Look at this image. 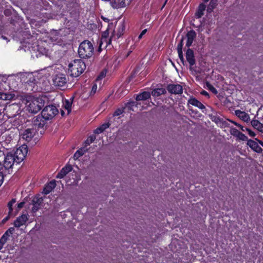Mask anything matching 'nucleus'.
<instances>
[{"instance_id": "28", "label": "nucleus", "mask_w": 263, "mask_h": 263, "mask_svg": "<svg viewBox=\"0 0 263 263\" xmlns=\"http://www.w3.org/2000/svg\"><path fill=\"white\" fill-rule=\"evenodd\" d=\"M14 95L11 93H2L1 99L3 100H10L13 98Z\"/></svg>"}, {"instance_id": "50", "label": "nucleus", "mask_w": 263, "mask_h": 263, "mask_svg": "<svg viewBox=\"0 0 263 263\" xmlns=\"http://www.w3.org/2000/svg\"><path fill=\"white\" fill-rule=\"evenodd\" d=\"M14 229L13 228H10V229H9V230L7 231V233L8 232H9L10 233H12L14 231Z\"/></svg>"}, {"instance_id": "6", "label": "nucleus", "mask_w": 263, "mask_h": 263, "mask_svg": "<svg viewBox=\"0 0 263 263\" xmlns=\"http://www.w3.org/2000/svg\"><path fill=\"white\" fill-rule=\"evenodd\" d=\"M15 162H16V159L13 155V152H11L7 153V155L5 156L4 160L5 168L7 170L11 168Z\"/></svg>"}, {"instance_id": "60", "label": "nucleus", "mask_w": 263, "mask_h": 263, "mask_svg": "<svg viewBox=\"0 0 263 263\" xmlns=\"http://www.w3.org/2000/svg\"><path fill=\"white\" fill-rule=\"evenodd\" d=\"M262 147H263V145H262Z\"/></svg>"}, {"instance_id": "18", "label": "nucleus", "mask_w": 263, "mask_h": 263, "mask_svg": "<svg viewBox=\"0 0 263 263\" xmlns=\"http://www.w3.org/2000/svg\"><path fill=\"white\" fill-rule=\"evenodd\" d=\"M235 115L240 119L245 122H248L250 119V117L248 114L240 110L235 111Z\"/></svg>"}, {"instance_id": "1", "label": "nucleus", "mask_w": 263, "mask_h": 263, "mask_svg": "<svg viewBox=\"0 0 263 263\" xmlns=\"http://www.w3.org/2000/svg\"><path fill=\"white\" fill-rule=\"evenodd\" d=\"M68 73L72 77H78L86 69L85 63L81 59L72 61L68 65Z\"/></svg>"}, {"instance_id": "10", "label": "nucleus", "mask_w": 263, "mask_h": 263, "mask_svg": "<svg viewBox=\"0 0 263 263\" xmlns=\"http://www.w3.org/2000/svg\"><path fill=\"white\" fill-rule=\"evenodd\" d=\"M114 33H115V31H112V35L109 39L105 37H101L99 45L100 49H101L103 46L104 48H106L110 44L112 41H116L117 40Z\"/></svg>"}, {"instance_id": "42", "label": "nucleus", "mask_w": 263, "mask_h": 263, "mask_svg": "<svg viewBox=\"0 0 263 263\" xmlns=\"http://www.w3.org/2000/svg\"><path fill=\"white\" fill-rule=\"evenodd\" d=\"M123 112L122 109H118L115 112L114 115V116H119L121 114H122Z\"/></svg>"}, {"instance_id": "22", "label": "nucleus", "mask_w": 263, "mask_h": 263, "mask_svg": "<svg viewBox=\"0 0 263 263\" xmlns=\"http://www.w3.org/2000/svg\"><path fill=\"white\" fill-rule=\"evenodd\" d=\"M251 125L258 131L263 133V124L257 120H253L251 122Z\"/></svg>"}, {"instance_id": "41", "label": "nucleus", "mask_w": 263, "mask_h": 263, "mask_svg": "<svg viewBox=\"0 0 263 263\" xmlns=\"http://www.w3.org/2000/svg\"><path fill=\"white\" fill-rule=\"evenodd\" d=\"M109 124L108 123H105L103 125H102L100 127L102 129L103 131H104L105 129L109 127Z\"/></svg>"}, {"instance_id": "19", "label": "nucleus", "mask_w": 263, "mask_h": 263, "mask_svg": "<svg viewBox=\"0 0 263 263\" xmlns=\"http://www.w3.org/2000/svg\"><path fill=\"white\" fill-rule=\"evenodd\" d=\"M72 167L70 165L65 166L58 174L57 178H62L71 171Z\"/></svg>"}, {"instance_id": "45", "label": "nucleus", "mask_w": 263, "mask_h": 263, "mask_svg": "<svg viewBox=\"0 0 263 263\" xmlns=\"http://www.w3.org/2000/svg\"><path fill=\"white\" fill-rule=\"evenodd\" d=\"M25 202H21L20 203L17 204V209L18 210L22 208L24 205Z\"/></svg>"}, {"instance_id": "31", "label": "nucleus", "mask_w": 263, "mask_h": 263, "mask_svg": "<svg viewBox=\"0 0 263 263\" xmlns=\"http://www.w3.org/2000/svg\"><path fill=\"white\" fill-rule=\"evenodd\" d=\"M7 238V232H6L0 239V244L3 246V245L6 242Z\"/></svg>"}, {"instance_id": "4", "label": "nucleus", "mask_w": 263, "mask_h": 263, "mask_svg": "<svg viewBox=\"0 0 263 263\" xmlns=\"http://www.w3.org/2000/svg\"><path fill=\"white\" fill-rule=\"evenodd\" d=\"M58 112L57 108L54 105L46 106L42 111V116L46 120L52 119Z\"/></svg>"}, {"instance_id": "26", "label": "nucleus", "mask_w": 263, "mask_h": 263, "mask_svg": "<svg viewBox=\"0 0 263 263\" xmlns=\"http://www.w3.org/2000/svg\"><path fill=\"white\" fill-rule=\"evenodd\" d=\"M72 104V100H65L63 102V107L67 110L68 114H69L71 111V107Z\"/></svg>"}, {"instance_id": "44", "label": "nucleus", "mask_w": 263, "mask_h": 263, "mask_svg": "<svg viewBox=\"0 0 263 263\" xmlns=\"http://www.w3.org/2000/svg\"><path fill=\"white\" fill-rule=\"evenodd\" d=\"M103 131L102 130V129H101V128L100 127L97 128L95 130V133L96 134H100L102 132H103Z\"/></svg>"}, {"instance_id": "27", "label": "nucleus", "mask_w": 263, "mask_h": 263, "mask_svg": "<svg viewBox=\"0 0 263 263\" xmlns=\"http://www.w3.org/2000/svg\"><path fill=\"white\" fill-rule=\"evenodd\" d=\"M86 152L85 148H81L78 150L74 154L73 158L75 160L78 159L79 157L82 156Z\"/></svg>"}, {"instance_id": "51", "label": "nucleus", "mask_w": 263, "mask_h": 263, "mask_svg": "<svg viewBox=\"0 0 263 263\" xmlns=\"http://www.w3.org/2000/svg\"><path fill=\"white\" fill-rule=\"evenodd\" d=\"M230 122H231L232 123H233V124H234L235 125H236L237 126L240 127L241 126V125H240L239 124L234 122V121H231V120H229Z\"/></svg>"}, {"instance_id": "43", "label": "nucleus", "mask_w": 263, "mask_h": 263, "mask_svg": "<svg viewBox=\"0 0 263 263\" xmlns=\"http://www.w3.org/2000/svg\"><path fill=\"white\" fill-rule=\"evenodd\" d=\"M105 74L106 73L104 72H102L100 74L99 76L98 77L97 80H99V79H102L104 77V76H105Z\"/></svg>"}, {"instance_id": "48", "label": "nucleus", "mask_w": 263, "mask_h": 263, "mask_svg": "<svg viewBox=\"0 0 263 263\" xmlns=\"http://www.w3.org/2000/svg\"><path fill=\"white\" fill-rule=\"evenodd\" d=\"M12 216V213L10 214V215L9 214V215L8 216H7L6 218H5L3 220V223H5L6 221H7L9 218V216ZM14 215H13V216H14Z\"/></svg>"}, {"instance_id": "13", "label": "nucleus", "mask_w": 263, "mask_h": 263, "mask_svg": "<svg viewBox=\"0 0 263 263\" xmlns=\"http://www.w3.org/2000/svg\"><path fill=\"white\" fill-rule=\"evenodd\" d=\"M247 145L254 151L257 153H261L262 152V148L258 144L252 140H249L247 142Z\"/></svg>"}, {"instance_id": "12", "label": "nucleus", "mask_w": 263, "mask_h": 263, "mask_svg": "<svg viewBox=\"0 0 263 263\" xmlns=\"http://www.w3.org/2000/svg\"><path fill=\"white\" fill-rule=\"evenodd\" d=\"M43 201V198L42 197H40L38 196L35 197L32 199V204L33 205V206L32 208V212L33 213H35L40 209Z\"/></svg>"}, {"instance_id": "53", "label": "nucleus", "mask_w": 263, "mask_h": 263, "mask_svg": "<svg viewBox=\"0 0 263 263\" xmlns=\"http://www.w3.org/2000/svg\"><path fill=\"white\" fill-rule=\"evenodd\" d=\"M240 129H241V130H242V131H243V132H244V131H246V127H245V128L244 127H243L242 126H241H241L240 127Z\"/></svg>"}, {"instance_id": "40", "label": "nucleus", "mask_w": 263, "mask_h": 263, "mask_svg": "<svg viewBox=\"0 0 263 263\" xmlns=\"http://www.w3.org/2000/svg\"><path fill=\"white\" fill-rule=\"evenodd\" d=\"M178 56H179V58L180 61L182 63H183V62H184V58H183V55L182 51H179V52H178Z\"/></svg>"}, {"instance_id": "8", "label": "nucleus", "mask_w": 263, "mask_h": 263, "mask_svg": "<svg viewBox=\"0 0 263 263\" xmlns=\"http://www.w3.org/2000/svg\"><path fill=\"white\" fill-rule=\"evenodd\" d=\"M132 0H110V4L114 9L125 7L128 5Z\"/></svg>"}, {"instance_id": "20", "label": "nucleus", "mask_w": 263, "mask_h": 263, "mask_svg": "<svg viewBox=\"0 0 263 263\" xmlns=\"http://www.w3.org/2000/svg\"><path fill=\"white\" fill-rule=\"evenodd\" d=\"M188 103L195 106L200 109H205V106L195 98H191L188 100Z\"/></svg>"}, {"instance_id": "33", "label": "nucleus", "mask_w": 263, "mask_h": 263, "mask_svg": "<svg viewBox=\"0 0 263 263\" xmlns=\"http://www.w3.org/2000/svg\"><path fill=\"white\" fill-rule=\"evenodd\" d=\"M237 137L242 141H246L248 139L247 137L245 134H242L241 132L238 133V135L237 136Z\"/></svg>"}, {"instance_id": "36", "label": "nucleus", "mask_w": 263, "mask_h": 263, "mask_svg": "<svg viewBox=\"0 0 263 263\" xmlns=\"http://www.w3.org/2000/svg\"><path fill=\"white\" fill-rule=\"evenodd\" d=\"M207 86L209 89L214 93L216 94L217 93V91L212 85L209 83H207Z\"/></svg>"}, {"instance_id": "56", "label": "nucleus", "mask_w": 263, "mask_h": 263, "mask_svg": "<svg viewBox=\"0 0 263 263\" xmlns=\"http://www.w3.org/2000/svg\"><path fill=\"white\" fill-rule=\"evenodd\" d=\"M143 36V35H142L141 33L139 34V36H138V39L140 40L141 39Z\"/></svg>"}, {"instance_id": "23", "label": "nucleus", "mask_w": 263, "mask_h": 263, "mask_svg": "<svg viewBox=\"0 0 263 263\" xmlns=\"http://www.w3.org/2000/svg\"><path fill=\"white\" fill-rule=\"evenodd\" d=\"M151 97V93L149 92L144 91L136 97L137 101H144L146 100Z\"/></svg>"}, {"instance_id": "21", "label": "nucleus", "mask_w": 263, "mask_h": 263, "mask_svg": "<svg viewBox=\"0 0 263 263\" xmlns=\"http://www.w3.org/2000/svg\"><path fill=\"white\" fill-rule=\"evenodd\" d=\"M56 186V182L55 180L51 181L48 183L43 190V193L45 194H49Z\"/></svg>"}, {"instance_id": "52", "label": "nucleus", "mask_w": 263, "mask_h": 263, "mask_svg": "<svg viewBox=\"0 0 263 263\" xmlns=\"http://www.w3.org/2000/svg\"><path fill=\"white\" fill-rule=\"evenodd\" d=\"M146 32H147V29H145L143 30L141 32V34L142 35H144V34L146 33Z\"/></svg>"}, {"instance_id": "49", "label": "nucleus", "mask_w": 263, "mask_h": 263, "mask_svg": "<svg viewBox=\"0 0 263 263\" xmlns=\"http://www.w3.org/2000/svg\"><path fill=\"white\" fill-rule=\"evenodd\" d=\"M4 180V175L0 174V186L2 184Z\"/></svg>"}, {"instance_id": "30", "label": "nucleus", "mask_w": 263, "mask_h": 263, "mask_svg": "<svg viewBox=\"0 0 263 263\" xmlns=\"http://www.w3.org/2000/svg\"><path fill=\"white\" fill-rule=\"evenodd\" d=\"M15 202H16L15 199H13L8 203V206L9 210V215H10V214L12 212V211H13L12 206Z\"/></svg>"}, {"instance_id": "29", "label": "nucleus", "mask_w": 263, "mask_h": 263, "mask_svg": "<svg viewBox=\"0 0 263 263\" xmlns=\"http://www.w3.org/2000/svg\"><path fill=\"white\" fill-rule=\"evenodd\" d=\"M216 2H217V0H211L209 5L207 8L208 12H211L213 11V9L216 6Z\"/></svg>"}, {"instance_id": "14", "label": "nucleus", "mask_w": 263, "mask_h": 263, "mask_svg": "<svg viewBox=\"0 0 263 263\" xmlns=\"http://www.w3.org/2000/svg\"><path fill=\"white\" fill-rule=\"evenodd\" d=\"M125 28V26L124 22H119L117 26V31H115L114 34L116 37L117 39H119L123 34Z\"/></svg>"}, {"instance_id": "38", "label": "nucleus", "mask_w": 263, "mask_h": 263, "mask_svg": "<svg viewBox=\"0 0 263 263\" xmlns=\"http://www.w3.org/2000/svg\"><path fill=\"white\" fill-rule=\"evenodd\" d=\"M231 134H232L233 135H234V136H236V137H237V136H238V133H240V132H239V131H238V130L237 129H236V128H232V129H231Z\"/></svg>"}, {"instance_id": "7", "label": "nucleus", "mask_w": 263, "mask_h": 263, "mask_svg": "<svg viewBox=\"0 0 263 263\" xmlns=\"http://www.w3.org/2000/svg\"><path fill=\"white\" fill-rule=\"evenodd\" d=\"M67 83V79L63 74H57L53 78V84L59 88L64 87Z\"/></svg>"}, {"instance_id": "34", "label": "nucleus", "mask_w": 263, "mask_h": 263, "mask_svg": "<svg viewBox=\"0 0 263 263\" xmlns=\"http://www.w3.org/2000/svg\"><path fill=\"white\" fill-rule=\"evenodd\" d=\"M7 170V169L5 167V164H3L2 162L0 161V174H1L2 175H4V172Z\"/></svg>"}, {"instance_id": "46", "label": "nucleus", "mask_w": 263, "mask_h": 263, "mask_svg": "<svg viewBox=\"0 0 263 263\" xmlns=\"http://www.w3.org/2000/svg\"><path fill=\"white\" fill-rule=\"evenodd\" d=\"M108 31H109L108 30H107L106 31H105L103 33L102 37H107H107L108 36V34H109Z\"/></svg>"}, {"instance_id": "35", "label": "nucleus", "mask_w": 263, "mask_h": 263, "mask_svg": "<svg viewBox=\"0 0 263 263\" xmlns=\"http://www.w3.org/2000/svg\"><path fill=\"white\" fill-rule=\"evenodd\" d=\"M183 37H182L181 40H180V43L178 44L177 46V51H182V47H183Z\"/></svg>"}, {"instance_id": "58", "label": "nucleus", "mask_w": 263, "mask_h": 263, "mask_svg": "<svg viewBox=\"0 0 263 263\" xmlns=\"http://www.w3.org/2000/svg\"><path fill=\"white\" fill-rule=\"evenodd\" d=\"M204 3H207L209 0H203Z\"/></svg>"}, {"instance_id": "25", "label": "nucleus", "mask_w": 263, "mask_h": 263, "mask_svg": "<svg viewBox=\"0 0 263 263\" xmlns=\"http://www.w3.org/2000/svg\"><path fill=\"white\" fill-rule=\"evenodd\" d=\"M205 5L203 4H201L199 6L197 12L196 13V15L197 18H200L204 14V11L205 9Z\"/></svg>"}, {"instance_id": "59", "label": "nucleus", "mask_w": 263, "mask_h": 263, "mask_svg": "<svg viewBox=\"0 0 263 263\" xmlns=\"http://www.w3.org/2000/svg\"><path fill=\"white\" fill-rule=\"evenodd\" d=\"M2 248H3V246H2L1 244H0V250H1Z\"/></svg>"}, {"instance_id": "16", "label": "nucleus", "mask_w": 263, "mask_h": 263, "mask_svg": "<svg viewBox=\"0 0 263 263\" xmlns=\"http://www.w3.org/2000/svg\"><path fill=\"white\" fill-rule=\"evenodd\" d=\"M28 220L27 216L26 214H22L19 216L14 222V226L19 228L24 225Z\"/></svg>"}, {"instance_id": "17", "label": "nucleus", "mask_w": 263, "mask_h": 263, "mask_svg": "<svg viewBox=\"0 0 263 263\" xmlns=\"http://www.w3.org/2000/svg\"><path fill=\"white\" fill-rule=\"evenodd\" d=\"M196 33L195 31L193 30H190L187 32L186 34L187 42L186 43V46L189 47L192 45L194 39L196 37Z\"/></svg>"}, {"instance_id": "39", "label": "nucleus", "mask_w": 263, "mask_h": 263, "mask_svg": "<svg viewBox=\"0 0 263 263\" xmlns=\"http://www.w3.org/2000/svg\"><path fill=\"white\" fill-rule=\"evenodd\" d=\"M246 131H247L248 132L249 135L251 137H254L255 136V133L254 132L252 131L251 129H250L248 128H246Z\"/></svg>"}, {"instance_id": "47", "label": "nucleus", "mask_w": 263, "mask_h": 263, "mask_svg": "<svg viewBox=\"0 0 263 263\" xmlns=\"http://www.w3.org/2000/svg\"><path fill=\"white\" fill-rule=\"evenodd\" d=\"M201 94L203 95V96H206V97H209V95L208 93V92L205 90H202L201 92Z\"/></svg>"}, {"instance_id": "9", "label": "nucleus", "mask_w": 263, "mask_h": 263, "mask_svg": "<svg viewBox=\"0 0 263 263\" xmlns=\"http://www.w3.org/2000/svg\"><path fill=\"white\" fill-rule=\"evenodd\" d=\"M168 91L175 95L181 94L182 92V86L180 84H169L167 86Z\"/></svg>"}, {"instance_id": "37", "label": "nucleus", "mask_w": 263, "mask_h": 263, "mask_svg": "<svg viewBox=\"0 0 263 263\" xmlns=\"http://www.w3.org/2000/svg\"><path fill=\"white\" fill-rule=\"evenodd\" d=\"M97 89V84H93L91 90L90 91V95H93L96 92Z\"/></svg>"}, {"instance_id": "5", "label": "nucleus", "mask_w": 263, "mask_h": 263, "mask_svg": "<svg viewBox=\"0 0 263 263\" xmlns=\"http://www.w3.org/2000/svg\"><path fill=\"white\" fill-rule=\"evenodd\" d=\"M28 152L27 146L23 144L22 146L17 148L15 152L13 153L16 159V163H19L21 162L25 158Z\"/></svg>"}, {"instance_id": "24", "label": "nucleus", "mask_w": 263, "mask_h": 263, "mask_svg": "<svg viewBox=\"0 0 263 263\" xmlns=\"http://www.w3.org/2000/svg\"><path fill=\"white\" fill-rule=\"evenodd\" d=\"M166 90L163 88H157L152 91V95L154 97H158L161 95L165 94Z\"/></svg>"}, {"instance_id": "2", "label": "nucleus", "mask_w": 263, "mask_h": 263, "mask_svg": "<svg viewBox=\"0 0 263 263\" xmlns=\"http://www.w3.org/2000/svg\"><path fill=\"white\" fill-rule=\"evenodd\" d=\"M44 99L42 97H29L26 105L29 112L36 114L44 106Z\"/></svg>"}, {"instance_id": "55", "label": "nucleus", "mask_w": 263, "mask_h": 263, "mask_svg": "<svg viewBox=\"0 0 263 263\" xmlns=\"http://www.w3.org/2000/svg\"><path fill=\"white\" fill-rule=\"evenodd\" d=\"M258 143L262 146H263V142L260 141V140H258Z\"/></svg>"}, {"instance_id": "54", "label": "nucleus", "mask_w": 263, "mask_h": 263, "mask_svg": "<svg viewBox=\"0 0 263 263\" xmlns=\"http://www.w3.org/2000/svg\"><path fill=\"white\" fill-rule=\"evenodd\" d=\"M136 102H132L130 103H129V105L130 106H134Z\"/></svg>"}, {"instance_id": "15", "label": "nucleus", "mask_w": 263, "mask_h": 263, "mask_svg": "<svg viewBox=\"0 0 263 263\" xmlns=\"http://www.w3.org/2000/svg\"><path fill=\"white\" fill-rule=\"evenodd\" d=\"M186 59L189 63L191 66L195 64V60L193 51L191 49H188L186 52Z\"/></svg>"}, {"instance_id": "57", "label": "nucleus", "mask_w": 263, "mask_h": 263, "mask_svg": "<svg viewBox=\"0 0 263 263\" xmlns=\"http://www.w3.org/2000/svg\"><path fill=\"white\" fill-rule=\"evenodd\" d=\"M102 18H103V19L104 20H105V21H108V20L107 18H104V17H102Z\"/></svg>"}, {"instance_id": "3", "label": "nucleus", "mask_w": 263, "mask_h": 263, "mask_svg": "<svg viewBox=\"0 0 263 263\" xmlns=\"http://www.w3.org/2000/svg\"><path fill=\"white\" fill-rule=\"evenodd\" d=\"M94 48L92 43L87 40L82 42L79 47L78 53L81 58H89L93 53Z\"/></svg>"}, {"instance_id": "32", "label": "nucleus", "mask_w": 263, "mask_h": 263, "mask_svg": "<svg viewBox=\"0 0 263 263\" xmlns=\"http://www.w3.org/2000/svg\"><path fill=\"white\" fill-rule=\"evenodd\" d=\"M95 139V136H90L88 139L85 141V143L86 145H90L91 143H92Z\"/></svg>"}, {"instance_id": "11", "label": "nucleus", "mask_w": 263, "mask_h": 263, "mask_svg": "<svg viewBox=\"0 0 263 263\" xmlns=\"http://www.w3.org/2000/svg\"><path fill=\"white\" fill-rule=\"evenodd\" d=\"M35 131L34 129L28 128L21 133V137L23 140L27 142L31 140L35 135Z\"/></svg>"}]
</instances>
